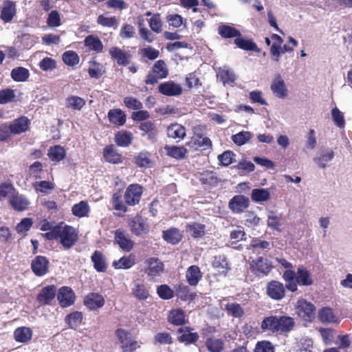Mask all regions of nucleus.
I'll list each match as a JSON object with an SVG mask.
<instances>
[{"label":"nucleus","mask_w":352,"mask_h":352,"mask_svg":"<svg viewBox=\"0 0 352 352\" xmlns=\"http://www.w3.org/2000/svg\"><path fill=\"white\" fill-rule=\"evenodd\" d=\"M40 229L46 232L43 234L45 239L58 241L65 250L71 249L78 241V230L63 221L56 223L45 220Z\"/></svg>","instance_id":"obj_1"},{"label":"nucleus","mask_w":352,"mask_h":352,"mask_svg":"<svg viewBox=\"0 0 352 352\" xmlns=\"http://www.w3.org/2000/svg\"><path fill=\"white\" fill-rule=\"evenodd\" d=\"M143 194V187L139 184H129L122 195V190L113 192L111 199L113 209L118 212L117 216L122 217L128 211L129 206H135L140 204Z\"/></svg>","instance_id":"obj_2"},{"label":"nucleus","mask_w":352,"mask_h":352,"mask_svg":"<svg viewBox=\"0 0 352 352\" xmlns=\"http://www.w3.org/2000/svg\"><path fill=\"white\" fill-rule=\"evenodd\" d=\"M283 278L286 282L285 287L292 292L297 291L298 285L310 286L314 283L311 273L303 266L299 267L296 273L292 270H285Z\"/></svg>","instance_id":"obj_3"},{"label":"nucleus","mask_w":352,"mask_h":352,"mask_svg":"<svg viewBox=\"0 0 352 352\" xmlns=\"http://www.w3.org/2000/svg\"><path fill=\"white\" fill-rule=\"evenodd\" d=\"M192 136L186 143V146L194 150H207L212 147L211 140L205 136L206 126L204 124H197L192 127Z\"/></svg>","instance_id":"obj_4"},{"label":"nucleus","mask_w":352,"mask_h":352,"mask_svg":"<svg viewBox=\"0 0 352 352\" xmlns=\"http://www.w3.org/2000/svg\"><path fill=\"white\" fill-rule=\"evenodd\" d=\"M168 76V69L164 60H158L152 67L151 71L146 76V85H154L160 80Z\"/></svg>","instance_id":"obj_5"},{"label":"nucleus","mask_w":352,"mask_h":352,"mask_svg":"<svg viewBox=\"0 0 352 352\" xmlns=\"http://www.w3.org/2000/svg\"><path fill=\"white\" fill-rule=\"evenodd\" d=\"M115 334L118 338L123 352H133L139 347L135 340H132L131 333L122 329H116Z\"/></svg>","instance_id":"obj_6"},{"label":"nucleus","mask_w":352,"mask_h":352,"mask_svg":"<svg viewBox=\"0 0 352 352\" xmlns=\"http://www.w3.org/2000/svg\"><path fill=\"white\" fill-rule=\"evenodd\" d=\"M131 232L137 236H142L149 232V225L147 219L140 214H136L129 222Z\"/></svg>","instance_id":"obj_7"},{"label":"nucleus","mask_w":352,"mask_h":352,"mask_svg":"<svg viewBox=\"0 0 352 352\" xmlns=\"http://www.w3.org/2000/svg\"><path fill=\"white\" fill-rule=\"evenodd\" d=\"M272 269V265L263 256L252 260L250 263V271L258 276L267 275Z\"/></svg>","instance_id":"obj_8"},{"label":"nucleus","mask_w":352,"mask_h":352,"mask_svg":"<svg viewBox=\"0 0 352 352\" xmlns=\"http://www.w3.org/2000/svg\"><path fill=\"white\" fill-rule=\"evenodd\" d=\"M114 243L124 252H130L134 246V242L129 234L123 229L119 228L114 231Z\"/></svg>","instance_id":"obj_9"},{"label":"nucleus","mask_w":352,"mask_h":352,"mask_svg":"<svg viewBox=\"0 0 352 352\" xmlns=\"http://www.w3.org/2000/svg\"><path fill=\"white\" fill-rule=\"evenodd\" d=\"M57 299L60 307H68L74 303L76 294L71 287L63 286L57 292Z\"/></svg>","instance_id":"obj_10"},{"label":"nucleus","mask_w":352,"mask_h":352,"mask_svg":"<svg viewBox=\"0 0 352 352\" xmlns=\"http://www.w3.org/2000/svg\"><path fill=\"white\" fill-rule=\"evenodd\" d=\"M249 205L248 197L242 195H237L229 201L228 208L233 213L241 214L249 207Z\"/></svg>","instance_id":"obj_11"},{"label":"nucleus","mask_w":352,"mask_h":352,"mask_svg":"<svg viewBox=\"0 0 352 352\" xmlns=\"http://www.w3.org/2000/svg\"><path fill=\"white\" fill-rule=\"evenodd\" d=\"M50 261L44 256H36L31 262V269L36 276H45L49 270Z\"/></svg>","instance_id":"obj_12"},{"label":"nucleus","mask_w":352,"mask_h":352,"mask_svg":"<svg viewBox=\"0 0 352 352\" xmlns=\"http://www.w3.org/2000/svg\"><path fill=\"white\" fill-rule=\"evenodd\" d=\"M57 295L56 287L50 285L43 287L36 296L37 301L41 305H48L54 300Z\"/></svg>","instance_id":"obj_13"},{"label":"nucleus","mask_w":352,"mask_h":352,"mask_svg":"<svg viewBox=\"0 0 352 352\" xmlns=\"http://www.w3.org/2000/svg\"><path fill=\"white\" fill-rule=\"evenodd\" d=\"M109 53L111 58L120 66H126L131 62L132 55L130 52L123 50L118 47H111Z\"/></svg>","instance_id":"obj_14"},{"label":"nucleus","mask_w":352,"mask_h":352,"mask_svg":"<svg viewBox=\"0 0 352 352\" xmlns=\"http://www.w3.org/2000/svg\"><path fill=\"white\" fill-rule=\"evenodd\" d=\"M10 206L16 211L22 212L28 209L30 206V201L28 199L21 195L19 194L18 191H16L12 197L8 200Z\"/></svg>","instance_id":"obj_15"},{"label":"nucleus","mask_w":352,"mask_h":352,"mask_svg":"<svg viewBox=\"0 0 352 352\" xmlns=\"http://www.w3.org/2000/svg\"><path fill=\"white\" fill-rule=\"evenodd\" d=\"M105 162L112 164H119L123 162L122 155L117 151L113 144L106 146L102 151Z\"/></svg>","instance_id":"obj_16"},{"label":"nucleus","mask_w":352,"mask_h":352,"mask_svg":"<svg viewBox=\"0 0 352 352\" xmlns=\"http://www.w3.org/2000/svg\"><path fill=\"white\" fill-rule=\"evenodd\" d=\"M158 91L167 96H179L182 94V87L180 85L170 80L160 84Z\"/></svg>","instance_id":"obj_17"},{"label":"nucleus","mask_w":352,"mask_h":352,"mask_svg":"<svg viewBox=\"0 0 352 352\" xmlns=\"http://www.w3.org/2000/svg\"><path fill=\"white\" fill-rule=\"evenodd\" d=\"M10 124L13 134L19 135L25 133L30 129L31 121L27 116H21L14 119Z\"/></svg>","instance_id":"obj_18"},{"label":"nucleus","mask_w":352,"mask_h":352,"mask_svg":"<svg viewBox=\"0 0 352 352\" xmlns=\"http://www.w3.org/2000/svg\"><path fill=\"white\" fill-rule=\"evenodd\" d=\"M267 293L272 299L280 300L285 295V289L280 282L272 280L267 284Z\"/></svg>","instance_id":"obj_19"},{"label":"nucleus","mask_w":352,"mask_h":352,"mask_svg":"<svg viewBox=\"0 0 352 352\" xmlns=\"http://www.w3.org/2000/svg\"><path fill=\"white\" fill-rule=\"evenodd\" d=\"M166 134L169 138L177 140L178 142L186 137V129L185 126L179 123H172L167 126Z\"/></svg>","instance_id":"obj_20"},{"label":"nucleus","mask_w":352,"mask_h":352,"mask_svg":"<svg viewBox=\"0 0 352 352\" xmlns=\"http://www.w3.org/2000/svg\"><path fill=\"white\" fill-rule=\"evenodd\" d=\"M175 295L183 301H192L196 296V293L191 291L190 287L184 284L179 283L175 285Z\"/></svg>","instance_id":"obj_21"},{"label":"nucleus","mask_w":352,"mask_h":352,"mask_svg":"<svg viewBox=\"0 0 352 352\" xmlns=\"http://www.w3.org/2000/svg\"><path fill=\"white\" fill-rule=\"evenodd\" d=\"M271 89L274 94L279 98H284L287 96V89L280 74H277L274 77L271 85Z\"/></svg>","instance_id":"obj_22"},{"label":"nucleus","mask_w":352,"mask_h":352,"mask_svg":"<svg viewBox=\"0 0 352 352\" xmlns=\"http://www.w3.org/2000/svg\"><path fill=\"white\" fill-rule=\"evenodd\" d=\"M199 180L203 186L207 188L215 187L220 182L216 173L210 170L201 173L199 176Z\"/></svg>","instance_id":"obj_23"},{"label":"nucleus","mask_w":352,"mask_h":352,"mask_svg":"<svg viewBox=\"0 0 352 352\" xmlns=\"http://www.w3.org/2000/svg\"><path fill=\"white\" fill-rule=\"evenodd\" d=\"M16 12L15 3L12 1H6L1 9L0 18L4 23H9L14 18Z\"/></svg>","instance_id":"obj_24"},{"label":"nucleus","mask_w":352,"mask_h":352,"mask_svg":"<svg viewBox=\"0 0 352 352\" xmlns=\"http://www.w3.org/2000/svg\"><path fill=\"white\" fill-rule=\"evenodd\" d=\"M91 262L93 263L94 269L98 272H105L107 270V259L100 251L96 250L91 256Z\"/></svg>","instance_id":"obj_25"},{"label":"nucleus","mask_w":352,"mask_h":352,"mask_svg":"<svg viewBox=\"0 0 352 352\" xmlns=\"http://www.w3.org/2000/svg\"><path fill=\"white\" fill-rule=\"evenodd\" d=\"M192 329L190 327H181L177 330V333L181 334L178 336L177 340L179 342H184L186 344H194L199 340V335L197 333H191Z\"/></svg>","instance_id":"obj_26"},{"label":"nucleus","mask_w":352,"mask_h":352,"mask_svg":"<svg viewBox=\"0 0 352 352\" xmlns=\"http://www.w3.org/2000/svg\"><path fill=\"white\" fill-rule=\"evenodd\" d=\"M107 117L109 122L115 126H121L126 123V114L120 109H110L108 112Z\"/></svg>","instance_id":"obj_27"},{"label":"nucleus","mask_w":352,"mask_h":352,"mask_svg":"<svg viewBox=\"0 0 352 352\" xmlns=\"http://www.w3.org/2000/svg\"><path fill=\"white\" fill-rule=\"evenodd\" d=\"M162 238L168 243L176 245L182 241L183 235L178 228H170L162 232Z\"/></svg>","instance_id":"obj_28"},{"label":"nucleus","mask_w":352,"mask_h":352,"mask_svg":"<svg viewBox=\"0 0 352 352\" xmlns=\"http://www.w3.org/2000/svg\"><path fill=\"white\" fill-rule=\"evenodd\" d=\"M139 129L143 133L142 136H147L148 140L152 141L156 140L158 131L153 122L148 120L140 123Z\"/></svg>","instance_id":"obj_29"},{"label":"nucleus","mask_w":352,"mask_h":352,"mask_svg":"<svg viewBox=\"0 0 352 352\" xmlns=\"http://www.w3.org/2000/svg\"><path fill=\"white\" fill-rule=\"evenodd\" d=\"M148 268L146 271L148 276H156L164 271V263L157 258L151 257L146 261Z\"/></svg>","instance_id":"obj_30"},{"label":"nucleus","mask_w":352,"mask_h":352,"mask_svg":"<svg viewBox=\"0 0 352 352\" xmlns=\"http://www.w3.org/2000/svg\"><path fill=\"white\" fill-rule=\"evenodd\" d=\"M33 332L30 327H17L13 333L14 339L19 343H27L31 340Z\"/></svg>","instance_id":"obj_31"},{"label":"nucleus","mask_w":352,"mask_h":352,"mask_svg":"<svg viewBox=\"0 0 352 352\" xmlns=\"http://www.w3.org/2000/svg\"><path fill=\"white\" fill-rule=\"evenodd\" d=\"M104 304L103 296L98 293H89L84 299V305L88 308H100Z\"/></svg>","instance_id":"obj_32"},{"label":"nucleus","mask_w":352,"mask_h":352,"mask_svg":"<svg viewBox=\"0 0 352 352\" xmlns=\"http://www.w3.org/2000/svg\"><path fill=\"white\" fill-rule=\"evenodd\" d=\"M277 333L286 334L290 332L294 327L295 322L294 318L289 316L278 317Z\"/></svg>","instance_id":"obj_33"},{"label":"nucleus","mask_w":352,"mask_h":352,"mask_svg":"<svg viewBox=\"0 0 352 352\" xmlns=\"http://www.w3.org/2000/svg\"><path fill=\"white\" fill-rule=\"evenodd\" d=\"M133 140V133L126 130H121L115 134L114 141L120 147H128Z\"/></svg>","instance_id":"obj_34"},{"label":"nucleus","mask_w":352,"mask_h":352,"mask_svg":"<svg viewBox=\"0 0 352 352\" xmlns=\"http://www.w3.org/2000/svg\"><path fill=\"white\" fill-rule=\"evenodd\" d=\"M186 278L190 286H196L202 278V273L197 265H193L187 269Z\"/></svg>","instance_id":"obj_35"},{"label":"nucleus","mask_w":352,"mask_h":352,"mask_svg":"<svg viewBox=\"0 0 352 352\" xmlns=\"http://www.w3.org/2000/svg\"><path fill=\"white\" fill-rule=\"evenodd\" d=\"M84 44L89 50L96 52V53L102 52L104 47L100 39L97 36L93 34L88 35L85 37Z\"/></svg>","instance_id":"obj_36"},{"label":"nucleus","mask_w":352,"mask_h":352,"mask_svg":"<svg viewBox=\"0 0 352 352\" xmlns=\"http://www.w3.org/2000/svg\"><path fill=\"white\" fill-rule=\"evenodd\" d=\"M168 321L175 326L184 325L187 322L186 314L182 309H171L168 316Z\"/></svg>","instance_id":"obj_37"},{"label":"nucleus","mask_w":352,"mask_h":352,"mask_svg":"<svg viewBox=\"0 0 352 352\" xmlns=\"http://www.w3.org/2000/svg\"><path fill=\"white\" fill-rule=\"evenodd\" d=\"M186 231L190 234L194 239L201 238L206 232V226L204 224L192 222L186 226Z\"/></svg>","instance_id":"obj_38"},{"label":"nucleus","mask_w":352,"mask_h":352,"mask_svg":"<svg viewBox=\"0 0 352 352\" xmlns=\"http://www.w3.org/2000/svg\"><path fill=\"white\" fill-rule=\"evenodd\" d=\"M47 155L52 162H59L66 157V151L63 146L55 145L50 147Z\"/></svg>","instance_id":"obj_39"},{"label":"nucleus","mask_w":352,"mask_h":352,"mask_svg":"<svg viewBox=\"0 0 352 352\" xmlns=\"http://www.w3.org/2000/svg\"><path fill=\"white\" fill-rule=\"evenodd\" d=\"M318 316L322 323H337L340 321L339 316L333 309H319Z\"/></svg>","instance_id":"obj_40"},{"label":"nucleus","mask_w":352,"mask_h":352,"mask_svg":"<svg viewBox=\"0 0 352 352\" xmlns=\"http://www.w3.org/2000/svg\"><path fill=\"white\" fill-rule=\"evenodd\" d=\"M90 211V207L87 201H80L74 204L72 208V214L78 218L87 217Z\"/></svg>","instance_id":"obj_41"},{"label":"nucleus","mask_w":352,"mask_h":352,"mask_svg":"<svg viewBox=\"0 0 352 352\" xmlns=\"http://www.w3.org/2000/svg\"><path fill=\"white\" fill-rule=\"evenodd\" d=\"M164 150L166 155L177 160L183 159L185 157L188 151L184 146H164Z\"/></svg>","instance_id":"obj_42"},{"label":"nucleus","mask_w":352,"mask_h":352,"mask_svg":"<svg viewBox=\"0 0 352 352\" xmlns=\"http://www.w3.org/2000/svg\"><path fill=\"white\" fill-rule=\"evenodd\" d=\"M234 43L238 47L246 50L259 52L260 49L257 47L256 44L251 39H245L243 37L239 36L234 39Z\"/></svg>","instance_id":"obj_43"},{"label":"nucleus","mask_w":352,"mask_h":352,"mask_svg":"<svg viewBox=\"0 0 352 352\" xmlns=\"http://www.w3.org/2000/svg\"><path fill=\"white\" fill-rule=\"evenodd\" d=\"M17 191L11 182L0 183V201L10 199Z\"/></svg>","instance_id":"obj_44"},{"label":"nucleus","mask_w":352,"mask_h":352,"mask_svg":"<svg viewBox=\"0 0 352 352\" xmlns=\"http://www.w3.org/2000/svg\"><path fill=\"white\" fill-rule=\"evenodd\" d=\"M134 162L140 168H150L153 164V162L151 159V153L147 151L140 152L135 155Z\"/></svg>","instance_id":"obj_45"},{"label":"nucleus","mask_w":352,"mask_h":352,"mask_svg":"<svg viewBox=\"0 0 352 352\" xmlns=\"http://www.w3.org/2000/svg\"><path fill=\"white\" fill-rule=\"evenodd\" d=\"M218 32L219 35L224 38H231L234 37L237 38L241 36L239 30L228 25H219Z\"/></svg>","instance_id":"obj_46"},{"label":"nucleus","mask_w":352,"mask_h":352,"mask_svg":"<svg viewBox=\"0 0 352 352\" xmlns=\"http://www.w3.org/2000/svg\"><path fill=\"white\" fill-rule=\"evenodd\" d=\"M85 104V100L77 96H70L65 100L66 107L73 110L80 111L82 109Z\"/></svg>","instance_id":"obj_47"},{"label":"nucleus","mask_w":352,"mask_h":352,"mask_svg":"<svg viewBox=\"0 0 352 352\" xmlns=\"http://www.w3.org/2000/svg\"><path fill=\"white\" fill-rule=\"evenodd\" d=\"M251 199L256 203L266 201L270 199V192L267 188H254L252 190Z\"/></svg>","instance_id":"obj_48"},{"label":"nucleus","mask_w":352,"mask_h":352,"mask_svg":"<svg viewBox=\"0 0 352 352\" xmlns=\"http://www.w3.org/2000/svg\"><path fill=\"white\" fill-rule=\"evenodd\" d=\"M90 67L88 68V74L90 78L99 79L104 74L103 66L100 63L93 60L89 61Z\"/></svg>","instance_id":"obj_49"},{"label":"nucleus","mask_w":352,"mask_h":352,"mask_svg":"<svg viewBox=\"0 0 352 352\" xmlns=\"http://www.w3.org/2000/svg\"><path fill=\"white\" fill-rule=\"evenodd\" d=\"M293 50L294 47L287 45H284L283 47H281L280 45H276V43H274L270 47V54L273 57V60L278 62L282 54H285L286 52H292Z\"/></svg>","instance_id":"obj_50"},{"label":"nucleus","mask_w":352,"mask_h":352,"mask_svg":"<svg viewBox=\"0 0 352 352\" xmlns=\"http://www.w3.org/2000/svg\"><path fill=\"white\" fill-rule=\"evenodd\" d=\"M278 317L269 316L263 319L261 322V327L263 331H270L272 333H277L278 328Z\"/></svg>","instance_id":"obj_51"},{"label":"nucleus","mask_w":352,"mask_h":352,"mask_svg":"<svg viewBox=\"0 0 352 352\" xmlns=\"http://www.w3.org/2000/svg\"><path fill=\"white\" fill-rule=\"evenodd\" d=\"M212 267L216 269L219 273L226 275L230 270L229 264L225 256H215L212 262Z\"/></svg>","instance_id":"obj_52"},{"label":"nucleus","mask_w":352,"mask_h":352,"mask_svg":"<svg viewBox=\"0 0 352 352\" xmlns=\"http://www.w3.org/2000/svg\"><path fill=\"white\" fill-rule=\"evenodd\" d=\"M11 77L16 82H25L30 77L29 70L23 67H17L11 71Z\"/></svg>","instance_id":"obj_53"},{"label":"nucleus","mask_w":352,"mask_h":352,"mask_svg":"<svg viewBox=\"0 0 352 352\" xmlns=\"http://www.w3.org/2000/svg\"><path fill=\"white\" fill-rule=\"evenodd\" d=\"M97 23L107 28L116 29L119 24V19L116 16H107L105 14H100L97 18Z\"/></svg>","instance_id":"obj_54"},{"label":"nucleus","mask_w":352,"mask_h":352,"mask_svg":"<svg viewBox=\"0 0 352 352\" xmlns=\"http://www.w3.org/2000/svg\"><path fill=\"white\" fill-rule=\"evenodd\" d=\"M334 155V152L329 149L321 153L318 157H316L314 160L319 168H324L327 166V164L333 159Z\"/></svg>","instance_id":"obj_55"},{"label":"nucleus","mask_w":352,"mask_h":352,"mask_svg":"<svg viewBox=\"0 0 352 352\" xmlns=\"http://www.w3.org/2000/svg\"><path fill=\"white\" fill-rule=\"evenodd\" d=\"M135 265L134 256L131 254L128 256H122L118 261H114L113 266L116 269H129Z\"/></svg>","instance_id":"obj_56"},{"label":"nucleus","mask_w":352,"mask_h":352,"mask_svg":"<svg viewBox=\"0 0 352 352\" xmlns=\"http://www.w3.org/2000/svg\"><path fill=\"white\" fill-rule=\"evenodd\" d=\"M82 318V312L74 311L65 317V322L69 328L75 329L81 324Z\"/></svg>","instance_id":"obj_57"},{"label":"nucleus","mask_w":352,"mask_h":352,"mask_svg":"<svg viewBox=\"0 0 352 352\" xmlns=\"http://www.w3.org/2000/svg\"><path fill=\"white\" fill-rule=\"evenodd\" d=\"M62 59L65 65L71 67L78 65L80 61L78 54L72 50L65 52L62 55Z\"/></svg>","instance_id":"obj_58"},{"label":"nucleus","mask_w":352,"mask_h":352,"mask_svg":"<svg viewBox=\"0 0 352 352\" xmlns=\"http://www.w3.org/2000/svg\"><path fill=\"white\" fill-rule=\"evenodd\" d=\"M206 346L210 352H221L224 343L221 339L210 338L206 340Z\"/></svg>","instance_id":"obj_59"},{"label":"nucleus","mask_w":352,"mask_h":352,"mask_svg":"<svg viewBox=\"0 0 352 352\" xmlns=\"http://www.w3.org/2000/svg\"><path fill=\"white\" fill-rule=\"evenodd\" d=\"M217 78L224 85L234 83L236 77L234 74L228 69H221L217 74Z\"/></svg>","instance_id":"obj_60"},{"label":"nucleus","mask_w":352,"mask_h":352,"mask_svg":"<svg viewBox=\"0 0 352 352\" xmlns=\"http://www.w3.org/2000/svg\"><path fill=\"white\" fill-rule=\"evenodd\" d=\"M157 294L164 300H169L174 297L175 289H172L168 285L164 284L157 287Z\"/></svg>","instance_id":"obj_61"},{"label":"nucleus","mask_w":352,"mask_h":352,"mask_svg":"<svg viewBox=\"0 0 352 352\" xmlns=\"http://www.w3.org/2000/svg\"><path fill=\"white\" fill-rule=\"evenodd\" d=\"M148 25L150 28L154 32L159 34L162 31V21L159 13L153 14L151 19L148 20Z\"/></svg>","instance_id":"obj_62"},{"label":"nucleus","mask_w":352,"mask_h":352,"mask_svg":"<svg viewBox=\"0 0 352 352\" xmlns=\"http://www.w3.org/2000/svg\"><path fill=\"white\" fill-rule=\"evenodd\" d=\"M34 189L36 192L46 194L49 190H52L55 188L54 183L50 181L36 182L34 184Z\"/></svg>","instance_id":"obj_63"},{"label":"nucleus","mask_w":352,"mask_h":352,"mask_svg":"<svg viewBox=\"0 0 352 352\" xmlns=\"http://www.w3.org/2000/svg\"><path fill=\"white\" fill-rule=\"evenodd\" d=\"M235 154L233 151L228 150L223 153L218 155V160L223 166H228L232 164L234 161Z\"/></svg>","instance_id":"obj_64"}]
</instances>
